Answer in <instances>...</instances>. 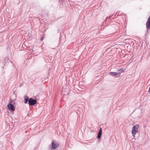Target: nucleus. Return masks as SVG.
Listing matches in <instances>:
<instances>
[{"mask_svg": "<svg viewBox=\"0 0 150 150\" xmlns=\"http://www.w3.org/2000/svg\"><path fill=\"white\" fill-rule=\"evenodd\" d=\"M139 127V126L137 124L133 126L132 128V133L133 134V135L134 137L135 134H136V133L138 132V130Z\"/></svg>", "mask_w": 150, "mask_h": 150, "instance_id": "nucleus-1", "label": "nucleus"}, {"mask_svg": "<svg viewBox=\"0 0 150 150\" xmlns=\"http://www.w3.org/2000/svg\"><path fill=\"white\" fill-rule=\"evenodd\" d=\"M13 100H11L9 103V104L7 105V108L8 109L12 111H14L15 110V108L13 105L12 104L13 103Z\"/></svg>", "mask_w": 150, "mask_h": 150, "instance_id": "nucleus-2", "label": "nucleus"}, {"mask_svg": "<svg viewBox=\"0 0 150 150\" xmlns=\"http://www.w3.org/2000/svg\"><path fill=\"white\" fill-rule=\"evenodd\" d=\"M37 103V100L35 99H34L30 98L29 99L28 103L29 105H32L35 104Z\"/></svg>", "mask_w": 150, "mask_h": 150, "instance_id": "nucleus-3", "label": "nucleus"}, {"mask_svg": "<svg viewBox=\"0 0 150 150\" xmlns=\"http://www.w3.org/2000/svg\"><path fill=\"white\" fill-rule=\"evenodd\" d=\"M52 148L53 149H55L59 146V144L57 142L52 141Z\"/></svg>", "mask_w": 150, "mask_h": 150, "instance_id": "nucleus-4", "label": "nucleus"}, {"mask_svg": "<svg viewBox=\"0 0 150 150\" xmlns=\"http://www.w3.org/2000/svg\"><path fill=\"white\" fill-rule=\"evenodd\" d=\"M109 74L115 77H119L120 76V73L118 72H110Z\"/></svg>", "mask_w": 150, "mask_h": 150, "instance_id": "nucleus-5", "label": "nucleus"}, {"mask_svg": "<svg viewBox=\"0 0 150 150\" xmlns=\"http://www.w3.org/2000/svg\"><path fill=\"white\" fill-rule=\"evenodd\" d=\"M146 26L148 31L150 29V16L149 17L146 23Z\"/></svg>", "mask_w": 150, "mask_h": 150, "instance_id": "nucleus-6", "label": "nucleus"}, {"mask_svg": "<svg viewBox=\"0 0 150 150\" xmlns=\"http://www.w3.org/2000/svg\"><path fill=\"white\" fill-rule=\"evenodd\" d=\"M102 134V129L101 128L98 134L97 137L98 139L100 138Z\"/></svg>", "mask_w": 150, "mask_h": 150, "instance_id": "nucleus-7", "label": "nucleus"}, {"mask_svg": "<svg viewBox=\"0 0 150 150\" xmlns=\"http://www.w3.org/2000/svg\"><path fill=\"white\" fill-rule=\"evenodd\" d=\"M24 98V103L26 104L27 103L28 101H29V99L28 97L27 96H25Z\"/></svg>", "mask_w": 150, "mask_h": 150, "instance_id": "nucleus-8", "label": "nucleus"}, {"mask_svg": "<svg viewBox=\"0 0 150 150\" xmlns=\"http://www.w3.org/2000/svg\"><path fill=\"white\" fill-rule=\"evenodd\" d=\"M125 71V69H120L118 70V71H119V72H118V73H120V74L121 73L124 72Z\"/></svg>", "mask_w": 150, "mask_h": 150, "instance_id": "nucleus-9", "label": "nucleus"}, {"mask_svg": "<svg viewBox=\"0 0 150 150\" xmlns=\"http://www.w3.org/2000/svg\"><path fill=\"white\" fill-rule=\"evenodd\" d=\"M62 94H64V95H65V93H64V89H62Z\"/></svg>", "mask_w": 150, "mask_h": 150, "instance_id": "nucleus-10", "label": "nucleus"}, {"mask_svg": "<svg viewBox=\"0 0 150 150\" xmlns=\"http://www.w3.org/2000/svg\"><path fill=\"white\" fill-rule=\"evenodd\" d=\"M43 40V37H42L40 38V40L42 41Z\"/></svg>", "mask_w": 150, "mask_h": 150, "instance_id": "nucleus-11", "label": "nucleus"}, {"mask_svg": "<svg viewBox=\"0 0 150 150\" xmlns=\"http://www.w3.org/2000/svg\"><path fill=\"white\" fill-rule=\"evenodd\" d=\"M113 16V15H112V16H110V17H112V16Z\"/></svg>", "mask_w": 150, "mask_h": 150, "instance_id": "nucleus-12", "label": "nucleus"}]
</instances>
